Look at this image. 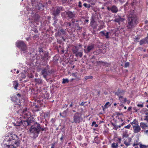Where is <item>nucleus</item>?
Returning a JSON list of instances; mask_svg holds the SVG:
<instances>
[{
    "mask_svg": "<svg viewBox=\"0 0 148 148\" xmlns=\"http://www.w3.org/2000/svg\"><path fill=\"white\" fill-rule=\"evenodd\" d=\"M56 10L54 11L53 14L54 16H56L60 12L61 10H62V7H57L56 8Z\"/></svg>",
    "mask_w": 148,
    "mask_h": 148,
    "instance_id": "obj_13",
    "label": "nucleus"
},
{
    "mask_svg": "<svg viewBox=\"0 0 148 148\" xmlns=\"http://www.w3.org/2000/svg\"><path fill=\"white\" fill-rule=\"evenodd\" d=\"M114 127H115V128H116V129H118L119 128V127H118V125H116L114 126Z\"/></svg>",
    "mask_w": 148,
    "mask_h": 148,
    "instance_id": "obj_51",
    "label": "nucleus"
},
{
    "mask_svg": "<svg viewBox=\"0 0 148 148\" xmlns=\"http://www.w3.org/2000/svg\"><path fill=\"white\" fill-rule=\"evenodd\" d=\"M95 127H98V125L97 124H95Z\"/></svg>",
    "mask_w": 148,
    "mask_h": 148,
    "instance_id": "obj_56",
    "label": "nucleus"
},
{
    "mask_svg": "<svg viewBox=\"0 0 148 148\" xmlns=\"http://www.w3.org/2000/svg\"><path fill=\"white\" fill-rule=\"evenodd\" d=\"M93 77L92 76H86L84 78V81H86L88 79H92Z\"/></svg>",
    "mask_w": 148,
    "mask_h": 148,
    "instance_id": "obj_20",
    "label": "nucleus"
},
{
    "mask_svg": "<svg viewBox=\"0 0 148 148\" xmlns=\"http://www.w3.org/2000/svg\"><path fill=\"white\" fill-rule=\"evenodd\" d=\"M66 111H64L62 113H60V115L62 116L63 117H65L66 114Z\"/></svg>",
    "mask_w": 148,
    "mask_h": 148,
    "instance_id": "obj_28",
    "label": "nucleus"
},
{
    "mask_svg": "<svg viewBox=\"0 0 148 148\" xmlns=\"http://www.w3.org/2000/svg\"><path fill=\"white\" fill-rule=\"evenodd\" d=\"M121 125H118V127H119V128L121 127Z\"/></svg>",
    "mask_w": 148,
    "mask_h": 148,
    "instance_id": "obj_55",
    "label": "nucleus"
},
{
    "mask_svg": "<svg viewBox=\"0 0 148 148\" xmlns=\"http://www.w3.org/2000/svg\"><path fill=\"white\" fill-rule=\"evenodd\" d=\"M137 106L140 107H143V104H138L137 105Z\"/></svg>",
    "mask_w": 148,
    "mask_h": 148,
    "instance_id": "obj_38",
    "label": "nucleus"
},
{
    "mask_svg": "<svg viewBox=\"0 0 148 148\" xmlns=\"http://www.w3.org/2000/svg\"><path fill=\"white\" fill-rule=\"evenodd\" d=\"M46 128L40 127V124L37 123H35L30 127V132L33 135L34 137L36 138L38 136L39 132L41 131H46Z\"/></svg>",
    "mask_w": 148,
    "mask_h": 148,
    "instance_id": "obj_2",
    "label": "nucleus"
},
{
    "mask_svg": "<svg viewBox=\"0 0 148 148\" xmlns=\"http://www.w3.org/2000/svg\"><path fill=\"white\" fill-rule=\"evenodd\" d=\"M98 64L99 63V64H104L105 63L104 62H102V61H99L98 62Z\"/></svg>",
    "mask_w": 148,
    "mask_h": 148,
    "instance_id": "obj_43",
    "label": "nucleus"
},
{
    "mask_svg": "<svg viewBox=\"0 0 148 148\" xmlns=\"http://www.w3.org/2000/svg\"><path fill=\"white\" fill-rule=\"evenodd\" d=\"M110 8H109V7H108V8H107V9H108V10H110Z\"/></svg>",
    "mask_w": 148,
    "mask_h": 148,
    "instance_id": "obj_62",
    "label": "nucleus"
},
{
    "mask_svg": "<svg viewBox=\"0 0 148 148\" xmlns=\"http://www.w3.org/2000/svg\"><path fill=\"white\" fill-rule=\"evenodd\" d=\"M40 53H43V51H42V49L40 50Z\"/></svg>",
    "mask_w": 148,
    "mask_h": 148,
    "instance_id": "obj_52",
    "label": "nucleus"
},
{
    "mask_svg": "<svg viewBox=\"0 0 148 148\" xmlns=\"http://www.w3.org/2000/svg\"><path fill=\"white\" fill-rule=\"evenodd\" d=\"M87 5V4L86 3H84L83 4V5H84V7H86Z\"/></svg>",
    "mask_w": 148,
    "mask_h": 148,
    "instance_id": "obj_48",
    "label": "nucleus"
},
{
    "mask_svg": "<svg viewBox=\"0 0 148 148\" xmlns=\"http://www.w3.org/2000/svg\"><path fill=\"white\" fill-rule=\"evenodd\" d=\"M140 126L143 129H145L147 127V125L146 124L143 122H141L140 123Z\"/></svg>",
    "mask_w": 148,
    "mask_h": 148,
    "instance_id": "obj_21",
    "label": "nucleus"
},
{
    "mask_svg": "<svg viewBox=\"0 0 148 148\" xmlns=\"http://www.w3.org/2000/svg\"><path fill=\"white\" fill-rule=\"evenodd\" d=\"M74 47L75 48V49H73V51L74 53H76L77 52L78 49L77 48V46H75Z\"/></svg>",
    "mask_w": 148,
    "mask_h": 148,
    "instance_id": "obj_30",
    "label": "nucleus"
},
{
    "mask_svg": "<svg viewBox=\"0 0 148 148\" xmlns=\"http://www.w3.org/2000/svg\"><path fill=\"white\" fill-rule=\"evenodd\" d=\"M131 127V125L130 124H129L126 126H125L124 127V128H125L129 129H130Z\"/></svg>",
    "mask_w": 148,
    "mask_h": 148,
    "instance_id": "obj_33",
    "label": "nucleus"
},
{
    "mask_svg": "<svg viewBox=\"0 0 148 148\" xmlns=\"http://www.w3.org/2000/svg\"><path fill=\"white\" fill-rule=\"evenodd\" d=\"M77 73L76 72L72 73L71 75L73 77H75L76 79H78V80H79V78L77 76Z\"/></svg>",
    "mask_w": 148,
    "mask_h": 148,
    "instance_id": "obj_25",
    "label": "nucleus"
},
{
    "mask_svg": "<svg viewBox=\"0 0 148 148\" xmlns=\"http://www.w3.org/2000/svg\"><path fill=\"white\" fill-rule=\"evenodd\" d=\"M13 86L14 88L16 89H17V88L18 86V83L17 81L13 82Z\"/></svg>",
    "mask_w": 148,
    "mask_h": 148,
    "instance_id": "obj_22",
    "label": "nucleus"
},
{
    "mask_svg": "<svg viewBox=\"0 0 148 148\" xmlns=\"http://www.w3.org/2000/svg\"><path fill=\"white\" fill-rule=\"evenodd\" d=\"M19 71H18H18H16V73L17 74H18V73H19Z\"/></svg>",
    "mask_w": 148,
    "mask_h": 148,
    "instance_id": "obj_61",
    "label": "nucleus"
},
{
    "mask_svg": "<svg viewBox=\"0 0 148 148\" xmlns=\"http://www.w3.org/2000/svg\"><path fill=\"white\" fill-rule=\"evenodd\" d=\"M144 39V40L145 43L148 44V38H145Z\"/></svg>",
    "mask_w": 148,
    "mask_h": 148,
    "instance_id": "obj_36",
    "label": "nucleus"
},
{
    "mask_svg": "<svg viewBox=\"0 0 148 148\" xmlns=\"http://www.w3.org/2000/svg\"><path fill=\"white\" fill-rule=\"evenodd\" d=\"M118 141L119 142V143H121V138H118Z\"/></svg>",
    "mask_w": 148,
    "mask_h": 148,
    "instance_id": "obj_39",
    "label": "nucleus"
},
{
    "mask_svg": "<svg viewBox=\"0 0 148 148\" xmlns=\"http://www.w3.org/2000/svg\"><path fill=\"white\" fill-rule=\"evenodd\" d=\"M124 108L125 109H127V108L125 106H124Z\"/></svg>",
    "mask_w": 148,
    "mask_h": 148,
    "instance_id": "obj_63",
    "label": "nucleus"
},
{
    "mask_svg": "<svg viewBox=\"0 0 148 148\" xmlns=\"http://www.w3.org/2000/svg\"><path fill=\"white\" fill-rule=\"evenodd\" d=\"M116 105H117V104H116V103H114V106H116Z\"/></svg>",
    "mask_w": 148,
    "mask_h": 148,
    "instance_id": "obj_64",
    "label": "nucleus"
},
{
    "mask_svg": "<svg viewBox=\"0 0 148 148\" xmlns=\"http://www.w3.org/2000/svg\"><path fill=\"white\" fill-rule=\"evenodd\" d=\"M81 117L80 115V114L78 112H76L74 116L73 117V120L71 121L70 122L72 123H79L80 121V119Z\"/></svg>",
    "mask_w": 148,
    "mask_h": 148,
    "instance_id": "obj_6",
    "label": "nucleus"
},
{
    "mask_svg": "<svg viewBox=\"0 0 148 148\" xmlns=\"http://www.w3.org/2000/svg\"><path fill=\"white\" fill-rule=\"evenodd\" d=\"M73 102H72L71 104L70 105V106L71 107H72L73 106Z\"/></svg>",
    "mask_w": 148,
    "mask_h": 148,
    "instance_id": "obj_50",
    "label": "nucleus"
},
{
    "mask_svg": "<svg viewBox=\"0 0 148 148\" xmlns=\"http://www.w3.org/2000/svg\"><path fill=\"white\" fill-rule=\"evenodd\" d=\"M96 122L95 121H93L92 122V126H93L94 125H95L96 124Z\"/></svg>",
    "mask_w": 148,
    "mask_h": 148,
    "instance_id": "obj_45",
    "label": "nucleus"
},
{
    "mask_svg": "<svg viewBox=\"0 0 148 148\" xmlns=\"http://www.w3.org/2000/svg\"><path fill=\"white\" fill-rule=\"evenodd\" d=\"M65 25H66V27H69L70 26L71 23H70L66 22L65 23Z\"/></svg>",
    "mask_w": 148,
    "mask_h": 148,
    "instance_id": "obj_34",
    "label": "nucleus"
},
{
    "mask_svg": "<svg viewBox=\"0 0 148 148\" xmlns=\"http://www.w3.org/2000/svg\"><path fill=\"white\" fill-rule=\"evenodd\" d=\"M90 7V4H88L87 5L86 8H89Z\"/></svg>",
    "mask_w": 148,
    "mask_h": 148,
    "instance_id": "obj_44",
    "label": "nucleus"
},
{
    "mask_svg": "<svg viewBox=\"0 0 148 148\" xmlns=\"http://www.w3.org/2000/svg\"><path fill=\"white\" fill-rule=\"evenodd\" d=\"M85 103V102H82L80 104V105L82 106H83L84 105Z\"/></svg>",
    "mask_w": 148,
    "mask_h": 148,
    "instance_id": "obj_42",
    "label": "nucleus"
},
{
    "mask_svg": "<svg viewBox=\"0 0 148 148\" xmlns=\"http://www.w3.org/2000/svg\"><path fill=\"white\" fill-rule=\"evenodd\" d=\"M131 141L132 139L130 138H128L125 140L124 143L126 146H128L131 145Z\"/></svg>",
    "mask_w": 148,
    "mask_h": 148,
    "instance_id": "obj_14",
    "label": "nucleus"
},
{
    "mask_svg": "<svg viewBox=\"0 0 148 148\" xmlns=\"http://www.w3.org/2000/svg\"><path fill=\"white\" fill-rule=\"evenodd\" d=\"M125 123H122L121 124V126H123L124 124Z\"/></svg>",
    "mask_w": 148,
    "mask_h": 148,
    "instance_id": "obj_58",
    "label": "nucleus"
},
{
    "mask_svg": "<svg viewBox=\"0 0 148 148\" xmlns=\"http://www.w3.org/2000/svg\"><path fill=\"white\" fill-rule=\"evenodd\" d=\"M18 111L19 112H22V115L23 117L26 120L29 119L31 117L30 113L27 110V108H25L23 111L22 110H20Z\"/></svg>",
    "mask_w": 148,
    "mask_h": 148,
    "instance_id": "obj_5",
    "label": "nucleus"
},
{
    "mask_svg": "<svg viewBox=\"0 0 148 148\" xmlns=\"http://www.w3.org/2000/svg\"><path fill=\"white\" fill-rule=\"evenodd\" d=\"M100 33L101 34V35L103 36H105L106 38L108 39L109 38V33L108 32H106L104 31L100 32Z\"/></svg>",
    "mask_w": 148,
    "mask_h": 148,
    "instance_id": "obj_16",
    "label": "nucleus"
},
{
    "mask_svg": "<svg viewBox=\"0 0 148 148\" xmlns=\"http://www.w3.org/2000/svg\"><path fill=\"white\" fill-rule=\"evenodd\" d=\"M124 136L126 137H127L128 136H125V135H123V137Z\"/></svg>",
    "mask_w": 148,
    "mask_h": 148,
    "instance_id": "obj_59",
    "label": "nucleus"
},
{
    "mask_svg": "<svg viewBox=\"0 0 148 148\" xmlns=\"http://www.w3.org/2000/svg\"><path fill=\"white\" fill-rule=\"evenodd\" d=\"M110 10L113 13H116L118 11V9L115 6L113 5L110 8Z\"/></svg>",
    "mask_w": 148,
    "mask_h": 148,
    "instance_id": "obj_15",
    "label": "nucleus"
},
{
    "mask_svg": "<svg viewBox=\"0 0 148 148\" xmlns=\"http://www.w3.org/2000/svg\"><path fill=\"white\" fill-rule=\"evenodd\" d=\"M14 126H20L23 125L24 127L27 126L29 125V123L28 121V120L25 121L21 120L18 121L16 123H14Z\"/></svg>",
    "mask_w": 148,
    "mask_h": 148,
    "instance_id": "obj_7",
    "label": "nucleus"
},
{
    "mask_svg": "<svg viewBox=\"0 0 148 148\" xmlns=\"http://www.w3.org/2000/svg\"><path fill=\"white\" fill-rule=\"evenodd\" d=\"M132 109V107H129L128 109V110L130 111V110Z\"/></svg>",
    "mask_w": 148,
    "mask_h": 148,
    "instance_id": "obj_47",
    "label": "nucleus"
},
{
    "mask_svg": "<svg viewBox=\"0 0 148 148\" xmlns=\"http://www.w3.org/2000/svg\"><path fill=\"white\" fill-rule=\"evenodd\" d=\"M121 2H123L124 1V0H119Z\"/></svg>",
    "mask_w": 148,
    "mask_h": 148,
    "instance_id": "obj_53",
    "label": "nucleus"
},
{
    "mask_svg": "<svg viewBox=\"0 0 148 148\" xmlns=\"http://www.w3.org/2000/svg\"><path fill=\"white\" fill-rule=\"evenodd\" d=\"M145 44V43L144 39L140 40V45H142Z\"/></svg>",
    "mask_w": 148,
    "mask_h": 148,
    "instance_id": "obj_32",
    "label": "nucleus"
},
{
    "mask_svg": "<svg viewBox=\"0 0 148 148\" xmlns=\"http://www.w3.org/2000/svg\"><path fill=\"white\" fill-rule=\"evenodd\" d=\"M60 31L61 32H62L63 33L65 32V31L63 29H61Z\"/></svg>",
    "mask_w": 148,
    "mask_h": 148,
    "instance_id": "obj_49",
    "label": "nucleus"
},
{
    "mask_svg": "<svg viewBox=\"0 0 148 148\" xmlns=\"http://www.w3.org/2000/svg\"><path fill=\"white\" fill-rule=\"evenodd\" d=\"M94 48V45H88L86 49H84L85 53H89L90 51L93 50Z\"/></svg>",
    "mask_w": 148,
    "mask_h": 148,
    "instance_id": "obj_12",
    "label": "nucleus"
},
{
    "mask_svg": "<svg viewBox=\"0 0 148 148\" xmlns=\"http://www.w3.org/2000/svg\"><path fill=\"white\" fill-rule=\"evenodd\" d=\"M110 106V103L109 102H107L105 104L104 106V107L105 108H108L109 106Z\"/></svg>",
    "mask_w": 148,
    "mask_h": 148,
    "instance_id": "obj_26",
    "label": "nucleus"
},
{
    "mask_svg": "<svg viewBox=\"0 0 148 148\" xmlns=\"http://www.w3.org/2000/svg\"><path fill=\"white\" fill-rule=\"evenodd\" d=\"M129 65V62H126L125 64V67H128Z\"/></svg>",
    "mask_w": 148,
    "mask_h": 148,
    "instance_id": "obj_35",
    "label": "nucleus"
},
{
    "mask_svg": "<svg viewBox=\"0 0 148 148\" xmlns=\"http://www.w3.org/2000/svg\"><path fill=\"white\" fill-rule=\"evenodd\" d=\"M139 143H134L133 145V146L135 147L136 146L138 145H139Z\"/></svg>",
    "mask_w": 148,
    "mask_h": 148,
    "instance_id": "obj_41",
    "label": "nucleus"
},
{
    "mask_svg": "<svg viewBox=\"0 0 148 148\" xmlns=\"http://www.w3.org/2000/svg\"><path fill=\"white\" fill-rule=\"evenodd\" d=\"M125 20V19L124 18L118 15L115 16V18L114 20V21L118 23L119 24H120V22H123Z\"/></svg>",
    "mask_w": 148,
    "mask_h": 148,
    "instance_id": "obj_10",
    "label": "nucleus"
},
{
    "mask_svg": "<svg viewBox=\"0 0 148 148\" xmlns=\"http://www.w3.org/2000/svg\"><path fill=\"white\" fill-rule=\"evenodd\" d=\"M145 116L144 120L148 121V110L145 112Z\"/></svg>",
    "mask_w": 148,
    "mask_h": 148,
    "instance_id": "obj_23",
    "label": "nucleus"
},
{
    "mask_svg": "<svg viewBox=\"0 0 148 148\" xmlns=\"http://www.w3.org/2000/svg\"><path fill=\"white\" fill-rule=\"evenodd\" d=\"M41 73L44 78L47 80V77L51 73V72L49 70L48 67H47L42 69Z\"/></svg>",
    "mask_w": 148,
    "mask_h": 148,
    "instance_id": "obj_8",
    "label": "nucleus"
},
{
    "mask_svg": "<svg viewBox=\"0 0 148 148\" xmlns=\"http://www.w3.org/2000/svg\"><path fill=\"white\" fill-rule=\"evenodd\" d=\"M75 56L76 57L79 56L81 57L82 56V52H79L75 54Z\"/></svg>",
    "mask_w": 148,
    "mask_h": 148,
    "instance_id": "obj_27",
    "label": "nucleus"
},
{
    "mask_svg": "<svg viewBox=\"0 0 148 148\" xmlns=\"http://www.w3.org/2000/svg\"><path fill=\"white\" fill-rule=\"evenodd\" d=\"M75 79H73V78H72V79H71V80H70V81L72 82V81H73Z\"/></svg>",
    "mask_w": 148,
    "mask_h": 148,
    "instance_id": "obj_54",
    "label": "nucleus"
},
{
    "mask_svg": "<svg viewBox=\"0 0 148 148\" xmlns=\"http://www.w3.org/2000/svg\"><path fill=\"white\" fill-rule=\"evenodd\" d=\"M119 144L117 143H113L111 145V148H117Z\"/></svg>",
    "mask_w": 148,
    "mask_h": 148,
    "instance_id": "obj_19",
    "label": "nucleus"
},
{
    "mask_svg": "<svg viewBox=\"0 0 148 148\" xmlns=\"http://www.w3.org/2000/svg\"><path fill=\"white\" fill-rule=\"evenodd\" d=\"M4 142L5 143L4 148H15L18 147L19 143L16 135L10 134L5 136Z\"/></svg>",
    "mask_w": 148,
    "mask_h": 148,
    "instance_id": "obj_1",
    "label": "nucleus"
},
{
    "mask_svg": "<svg viewBox=\"0 0 148 148\" xmlns=\"http://www.w3.org/2000/svg\"><path fill=\"white\" fill-rule=\"evenodd\" d=\"M88 21H89V20H87H87H85V21H86V22H88Z\"/></svg>",
    "mask_w": 148,
    "mask_h": 148,
    "instance_id": "obj_60",
    "label": "nucleus"
},
{
    "mask_svg": "<svg viewBox=\"0 0 148 148\" xmlns=\"http://www.w3.org/2000/svg\"><path fill=\"white\" fill-rule=\"evenodd\" d=\"M16 45L21 49V51H23L24 53L26 52L27 47L23 42L21 41H17L16 43Z\"/></svg>",
    "mask_w": 148,
    "mask_h": 148,
    "instance_id": "obj_4",
    "label": "nucleus"
},
{
    "mask_svg": "<svg viewBox=\"0 0 148 148\" xmlns=\"http://www.w3.org/2000/svg\"><path fill=\"white\" fill-rule=\"evenodd\" d=\"M130 123L132 126L133 129L134 128L135 126L136 127L139 125L136 119H134L133 122H131Z\"/></svg>",
    "mask_w": 148,
    "mask_h": 148,
    "instance_id": "obj_18",
    "label": "nucleus"
},
{
    "mask_svg": "<svg viewBox=\"0 0 148 148\" xmlns=\"http://www.w3.org/2000/svg\"><path fill=\"white\" fill-rule=\"evenodd\" d=\"M140 148H147L146 145L140 144Z\"/></svg>",
    "mask_w": 148,
    "mask_h": 148,
    "instance_id": "obj_31",
    "label": "nucleus"
},
{
    "mask_svg": "<svg viewBox=\"0 0 148 148\" xmlns=\"http://www.w3.org/2000/svg\"><path fill=\"white\" fill-rule=\"evenodd\" d=\"M145 132L146 133H148V130H146Z\"/></svg>",
    "mask_w": 148,
    "mask_h": 148,
    "instance_id": "obj_57",
    "label": "nucleus"
},
{
    "mask_svg": "<svg viewBox=\"0 0 148 148\" xmlns=\"http://www.w3.org/2000/svg\"><path fill=\"white\" fill-rule=\"evenodd\" d=\"M134 132L135 133H137L139 132L141 130L140 127L138 125L136 127H134L133 129Z\"/></svg>",
    "mask_w": 148,
    "mask_h": 148,
    "instance_id": "obj_17",
    "label": "nucleus"
},
{
    "mask_svg": "<svg viewBox=\"0 0 148 148\" xmlns=\"http://www.w3.org/2000/svg\"><path fill=\"white\" fill-rule=\"evenodd\" d=\"M63 139V136L62 135V136L61 137V138H60V140H61V141L63 142V141H62V140Z\"/></svg>",
    "mask_w": 148,
    "mask_h": 148,
    "instance_id": "obj_46",
    "label": "nucleus"
},
{
    "mask_svg": "<svg viewBox=\"0 0 148 148\" xmlns=\"http://www.w3.org/2000/svg\"><path fill=\"white\" fill-rule=\"evenodd\" d=\"M64 14L66 18L69 17L71 18L75 16L74 14L72 12L70 11L65 12Z\"/></svg>",
    "mask_w": 148,
    "mask_h": 148,
    "instance_id": "obj_11",
    "label": "nucleus"
},
{
    "mask_svg": "<svg viewBox=\"0 0 148 148\" xmlns=\"http://www.w3.org/2000/svg\"><path fill=\"white\" fill-rule=\"evenodd\" d=\"M121 91L118 90V91L116 93V94L119 96V99L120 101L123 103L126 101L127 99L126 98H123V97L120 95Z\"/></svg>",
    "mask_w": 148,
    "mask_h": 148,
    "instance_id": "obj_9",
    "label": "nucleus"
},
{
    "mask_svg": "<svg viewBox=\"0 0 148 148\" xmlns=\"http://www.w3.org/2000/svg\"><path fill=\"white\" fill-rule=\"evenodd\" d=\"M78 7L80 8H82V3L81 1H79L78 3Z\"/></svg>",
    "mask_w": 148,
    "mask_h": 148,
    "instance_id": "obj_37",
    "label": "nucleus"
},
{
    "mask_svg": "<svg viewBox=\"0 0 148 148\" xmlns=\"http://www.w3.org/2000/svg\"><path fill=\"white\" fill-rule=\"evenodd\" d=\"M69 82V80L68 79L63 78L62 79V84H64L66 83H68Z\"/></svg>",
    "mask_w": 148,
    "mask_h": 148,
    "instance_id": "obj_24",
    "label": "nucleus"
},
{
    "mask_svg": "<svg viewBox=\"0 0 148 148\" xmlns=\"http://www.w3.org/2000/svg\"><path fill=\"white\" fill-rule=\"evenodd\" d=\"M71 21L72 23H74L75 21L77 22V20H75L74 19H72Z\"/></svg>",
    "mask_w": 148,
    "mask_h": 148,
    "instance_id": "obj_40",
    "label": "nucleus"
},
{
    "mask_svg": "<svg viewBox=\"0 0 148 148\" xmlns=\"http://www.w3.org/2000/svg\"><path fill=\"white\" fill-rule=\"evenodd\" d=\"M127 27L128 29H131L135 27L137 24V18L136 16L130 14L128 16Z\"/></svg>",
    "mask_w": 148,
    "mask_h": 148,
    "instance_id": "obj_3",
    "label": "nucleus"
},
{
    "mask_svg": "<svg viewBox=\"0 0 148 148\" xmlns=\"http://www.w3.org/2000/svg\"><path fill=\"white\" fill-rule=\"evenodd\" d=\"M35 81L38 83V84H40L42 83V80L40 79H35Z\"/></svg>",
    "mask_w": 148,
    "mask_h": 148,
    "instance_id": "obj_29",
    "label": "nucleus"
}]
</instances>
